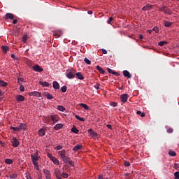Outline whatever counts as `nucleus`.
<instances>
[{
  "label": "nucleus",
  "instance_id": "nucleus-1",
  "mask_svg": "<svg viewBox=\"0 0 179 179\" xmlns=\"http://www.w3.org/2000/svg\"><path fill=\"white\" fill-rule=\"evenodd\" d=\"M76 70L72 69L66 73V76L68 78V79H73V78L76 76Z\"/></svg>",
  "mask_w": 179,
  "mask_h": 179
},
{
  "label": "nucleus",
  "instance_id": "nucleus-2",
  "mask_svg": "<svg viewBox=\"0 0 179 179\" xmlns=\"http://www.w3.org/2000/svg\"><path fill=\"white\" fill-rule=\"evenodd\" d=\"M11 143L13 148H17V146H19L20 145L19 141H17V138H16V137H13Z\"/></svg>",
  "mask_w": 179,
  "mask_h": 179
},
{
  "label": "nucleus",
  "instance_id": "nucleus-3",
  "mask_svg": "<svg viewBox=\"0 0 179 179\" xmlns=\"http://www.w3.org/2000/svg\"><path fill=\"white\" fill-rule=\"evenodd\" d=\"M43 174L46 179H51V172L48 169H43Z\"/></svg>",
  "mask_w": 179,
  "mask_h": 179
},
{
  "label": "nucleus",
  "instance_id": "nucleus-4",
  "mask_svg": "<svg viewBox=\"0 0 179 179\" xmlns=\"http://www.w3.org/2000/svg\"><path fill=\"white\" fill-rule=\"evenodd\" d=\"M28 95L33 96L34 97H41V94L37 91L29 92Z\"/></svg>",
  "mask_w": 179,
  "mask_h": 179
},
{
  "label": "nucleus",
  "instance_id": "nucleus-5",
  "mask_svg": "<svg viewBox=\"0 0 179 179\" xmlns=\"http://www.w3.org/2000/svg\"><path fill=\"white\" fill-rule=\"evenodd\" d=\"M33 69L35 71V72H43V71H44V69H43V68L38 64L34 66Z\"/></svg>",
  "mask_w": 179,
  "mask_h": 179
},
{
  "label": "nucleus",
  "instance_id": "nucleus-6",
  "mask_svg": "<svg viewBox=\"0 0 179 179\" xmlns=\"http://www.w3.org/2000/svg\"><path fill=\"white\" fill-rule=\"evenodd\" d=\"M50 118H51L53 124H57V122H58V121H59V117H58V115H51Z\"/></svg>",
  "mask_w": 179,
  "mask_h": 179
},
{
  "label": "nucleus",
  "instance_id": "nucleus-7",
  "mask_svg": "<svg viewBox=\"0 0 179 179\" xmlns=\"http://www.w3.org/2000/svg\"><path fill=\"white\" fill-rule=\"evenodd\" d=\"M121 101L122 103H127L128 101V94L121 95Z\"/></svg>",
  "mask_w": 179,
  "mask_h": 179
},
{
  "label": "nucleus",
  "instance_id": "nucleus-8",
  "mask_svg": "<svg viewBox=\"0 0 179 179\" xmlns=\"http://www.w3.org/2000/svg\"><path fill=\"white\" fill-rule=\"evenodd\" d=\"M153 8V5L148 3L146 6L142 8V10H150Z\"/></svg>",
  "mask_w": 179,
  "mask_h": 179
},
{
  "label": "nucleus",
  "instance_id": "nucleus-9",
  "mask_svg": "<svg viewBox=\"0 0 179 179\" xmlns=\"http://www.w3.org/2000/svg\"><path fill=\"white\" fill-rule=\"evenodd\" d=\"M106 71L108 72V73H112V75H115V76H120V74L117 72L114 71L110 68H107Z\"/></svg>",
  "mask_w": 179,
  "mask_h": 179
},
{
  "label": "nucleus",
  "instance_id": "nucleus-10",
  "mask_svg": "<svg viewBox=\"0 0 179 179\" xmlns=\"http://www.w3.org/2000/svg\"><path fill=\"white\" fill-rule=\"evenodd\" d=\"M76 76L77 79H80V80H83V79H85V77L80 72L76 73Z\"/></svg>",
  "mask_w": 179,
  "mask_h": 179
},
{
  "label": "nucleus",
  "instance_id": "nucleus-11",
  "mask_svg": "<svg viewBox=\"0 0 179 179\" xmlns=\"http://www.w3.org/2000/svg\"><path fill=\"white\" fill-rule=\"evenodd\" d=\"M123 75L125 78H128V79H131V73H129V71H127V70H124L123 71Z\"/></svg>",
  "mask_w": 179,
  "mask_h": 179
},
{
  "label": "nucleus",
  "instance_id": "nucleus-12",
  "mask_svg": "<svg viewBox=\"0 0 179 179\" xmlns=\"http://www.w3.org/2000/svg\"><path fill=\"white\" fill-rule=\"evenodd\" d=\"M43 96H45V97H47L48 100H52V99H54V96L47 92H43Z\"/></svg>",
  "mask_w": 179,
  "mask_h": 179
},
{
  "label": "nucleus",
  "instance_id": "nucleus-13",
  "mask_svg": "<svg viewBox=\"0 0 179 179\" xmlns=\"http://www.w3.org/2000/svg\"><path fill=\"white\" fill-rule=\"evenodd\" d=\"M15 16H13V14L12 13H6L5 15V19L8 20V19H10L11 20H13Z\"/></svg>",
  "mask_w": 179,
  "mask_h": 179
},
{
  "label": "nucleus",
  "instance_id": "nucleus-14",
  "mask_svg": "<svg viewBox=\"0 0 179 179\" xmlns=\"http://www.w3.org/2000/svg\"><path fill=\"white\" fill-rule=\"evenodd\" d=\"M31 158L32 163H37V162L40 160V157H34V155H31Z\"/></svg>",
  "mask_w": 179,
  "mask_h": 179
},
{
  "label": "nucleus",
  "instance_id": "nucleus-15",
  "mask_svg": "<svg viewBox=\"0 0 179 179\" xmlns=\"http://www.w3.org/2000/svg\"><path fill=\"white\" fill-rule=\"evenodd\" d=\"M38 134L39 136H44L45 135V129L43 128L39 129Z\"/></svg>",
  "mask_w": 179,
  "mask_h": 179
},
{
  "label": "nucleus",
  "instance_id": "nucleus-16",
  "mask_svg": "<svg viewBox=\"0 0 179 179\" xmlns=\"http://www.w3.org/2000/svg\"><path fill=\"white\" fill-rule=\"evenodd\" d=\"M39 85H41L43 87H50V83H48L46 81H45V82L40 81L39 82Z\"/></svg>",
  "mask_w": 179,
  "mask_h": 179
},
{
  "label": "nucleus",
  "instance_id": "nucleus-17",
  "mask_svg": "<svg viewBox=\"0 0 179 179\" xmlns=\"http://www.w3.org/2000/svg\"><path fill=\"white\" fill-rule=\"evenodd\" d=\"M63 127H64L63 124H57L54 127V129H55V131H58V130L61 129Z\"/></svg>",
  "mask_w": 179,
  "mask_h": 179
},
{
  "label": "nucleus",
  "instance_id": "nucleus-18",
  "mask_svg": "<svg viewBox=\"0 0 179 179\" xmlns=\"http://www.w3.org/2000/svg\"><path fill=\"white\" fill-rule=\"evenodd\" d=\"M15 99L17 101H24V97L22 95H17Z\"/></svg>",
  "mask_w": 179,
  "mask_h": 179
},
{
  "label": "nucleus",
  "instance_id": "nucleus-19",
  "mask_svg": "<svg viewBox=\"0 0 179 179\" xmlns=\"http://www.w3.org/2000/svg\"><path fill=\"white\" fill-rule=\"evenodd\" d=\"M96 71H99V72L102 73V75H104V73H106V71H104V69L100 67V66H96Z\"/></svg>",
  "mask_w": 179,
  "mask_h": 179
},
{
  "label": "nucleus",
  "instance_id": "nucleus-20",
  "mask_svg": "<svg viewBox=\"0 0 179 179\" xmlns=\"http://www.w3.org/2000/svg\"><path fill=\"white\" fill-rule=\"evenodd\" d=\"M18 128L20 129H20H23L24 131V129H26V128H27V125H26V124H24V123H21L19 125Z\"/></svg>",
  "mask_w": 179,
  "mask_h": 179
},
{
  "label": "nucleus",
  "instance_id": "nucleus-21",
  "mask_svg": "<svg viewBox=\"0 0 179 179\" xmlns=\"http://www.w3.org/2000/svg\"><path fill=\"white\" fill-rule=\"evenodd\" d=\"M1 50H3V52H4L5 54H6V52H8V51H9V47L6 46V45H3L1 47Z\"/></svg>",
  "mask_w": 179,
  "mask_h": 179
},
{
  "label": "nucleus",
  "instance_id": "nucleus-22",
  "mask_svg": "<svg viewBox=\"0 0 179 179\" xmlns=\"http://www.w3.org/2000/svg\"><path fill=\"white\" fill-rule=\"evenodd\" d=\"M87 132H89L92 136H97V133L93 131V129H89Z\"/></svg>",
  "mask_w": 179,
  "mask_h": 179
},
{
  "label": "nucleus",
  "instance_id": "nucleus-23",
  "mask_svg": "<svg viewBox=\"0 0 179 179\" xmlns=\"http://www.w3.org/2000/svg\"><path fill=\"white\" fill-rule=\"evenodd\" d=\"M80 149H82V145L78 144L73 148V152H76L78 150H80Z\"/></svg>",
  "mask_w": 179,
  "mask_h": 179
},
{
  "label": "nucleus",
  "instance_id": "nucleus-24",
  "mask_svg": "<svg viewBox=\"0 0 179 179\" xmlns=\"http://www.w3.org/2000/svg\"><path fill=\"white\" fill-rule=\"evenodd\" d=\"M53 88L55 89L56 90L59 89V84L57 81L53 82Z\"/></svg>",
  "mask_w": 179,
  "mask_h": 179
},
{
  "label": "nucleus",
  "instance_id": "nucleus-25",
  "mask_svg": "<svg viewBox=\"0 0 179 179\" xmlns=\"http://www.w3.org/2000/svg\"><path fill=\"white\" fill-rule=\"evenodd\" d=\"M169 156H171L172 157L177 156V153H176V152H174L173 150H169Z\"/></svg>",
  "mask_w": 179,
  "mask_h": 179
},
{
  "label": "nucleus",
  "instance_id": "nucleus-26",
  "mask_svg": "<svg viewBox=\"0 0 179 179\" xmlns=\"http://www.w3.org/2000/svg\"><path fill=\"white\" fill-rule=\"evenodd\" d=\"M0 86H2L3 87H6L8 86V83L0 80Z\"/></svg>",
  "mask_w": 179,
  "mask_h": 179
},
{
  "label": "nucleus",
  "instance_id": "nucleus-27",
  "mask_svg": "<svg viewBox=\"0 0 179 179\" xmlns=\"http://www.w3.org/2000/svg\"><path fill=\"white\" fill-rule=\"evenodd\" d=\"M71 132H73V134H79V129L73 126V128H71Z\"/></svg>",
  "mask_w": 179,
  "mask_h": 179
},
{
  "label": "nucleus",
  "instance_id": "nucleus-28",
  "mask_svg": "<svg viewBox=\"0 0 179 179\" xmlns=\"http://www.w3.org/2000/svg\"><path fill=\"white\" fill-rule=\"evenodd\" d=\"M80 107H83V108H85V110H90V107H89L85 103H80Z\"/></svg>",
  "mask_w": 179,
  "mask_h": 179
},
{
  "label": "nucleus",
  "instance_id": "nucleus-29",
  "mask_svg": "<svg viewBox=\"0 0 179 179\" xmlns=\"http://www.w3.org/2000/svg\"><path fill=\"white\" fill-rule=\"evenodd\" d=\"M52 162H53L54 164H56L57 166L59 165V161L54 157L52 159Z\"/></svg>",
  "mask_w": 179,
  "mask_h": 179
},
{
  "label": "nucleus",
  "instance_id": "nucleus-30",
  "mask_svg": "<svg viewBox=\"0 0 179 179\" xmlns=\"http://www.w3.org/2000/svg\"><path fill=\"white\" fill-rule=\"evenodd\" d=\"M53 36H55L56 37H61V36H62V32L55 31V32H53Z\"/></svg>",
  "mask_w": 179,
  "mask_h": 179
},
{
  "label": "nucleus",
  "instance_id": "nucleus-31",
  "mask_svg": "<svg viewBox=\"0 0 179 179\" xmlns=\"http://www.w3.org/2000/svg\"><path fill=\"white\" fill-rule=\"evenodd\" d=\"M5 163L6 164H12L13 163V159H5Z\"/></svg>",
  "mask_w": 179,
  "mask_h": 179
},
{
  "label": "nucleus",
  "instance_id": "nucleus-32",
  "mask_svg": "<svg viewBox=\"0 0 179 179\" xmlns=\"http://www.w3.org/2000/svg\"><path fill=\"white\" fill-rule=\"evenodd\" d=\"M62 160L64 162V163H68L69 162V158L66 157V155H64V157H62Z\"/></svg>",
  "mask_w": 179,
  "mask_h": 179
},
{
  "label": "nucleus",
  "instance_id": "nucleus-33",
  "mask_svg": "<svg viewBox=\"0 0 179 179\" xmlns=\"http://www.w3.org/2000/svg\"><path fill=\"white\" fill-rule=\"evenodd\" d=\"M33 164H34L35 170H36L37 171H39L40 168L38 167V163L33 162Z\"/></svg>",
  "mask_w": 179,
  "mask_h": 179
},
{
  "label": "nucleus",
  "instance_id": "nucleus-34",
  "mask_svg": "<svg viewBox=\"0 0 179 179\" xmlns=\"http://www.w3.org/2000/svg\"><path fill=\"white\" fill-rule=\"evenodd\" d=\"M57 110H59V111H62V113H64V110H65V107L59 105L57 106Z\"/></svg>",
  "mask_w": 179,
  "mask_h": 179
},
{
  "label": "nucleus",
  "instance_id": "nucleus-35",
  "mask_svg": "<svg viewBox=\"0 0 179 179\" xmlns=\"http://www.w3.org/2000/svg\"><path fill=\"white\" fill-rule=\"evenodd\" d=\"M164 13H167L168 15H171L173 13L171 12V10H170L169 8L166 7L165 10L164 11Z\"/></svg>",
  "mask_w": 179,
  "mask_h": 179
},
{
  "label": "nucleus",
  "instance_id": "nucleus-36",
  "mask_svg": "<svg viewBox=\"0 0 179 179\" xmlns=\"http://www.w3.org/2000/svg\"><path fill=\"white\" fill-rule=\"evenodd\" d=\"M171 24H173V22H167V21L164 22L165 27H170L171 26Z\"/></svg>",
  "mask_w": 179,
  "mask_h": 179
},
{
  "label": "nucleus",
  "instance_id": "nucleus-37",
  "mask_svg": "<svg viewBox=\"0 0 179 179\" xmlns=\"http://www.w3.org/2000/svg\"><path fill=\"white\" fill-rule=\"evenodd\" d=\"M75 117L76 118V120H78V121H85V118L84 117H80V116L76 115Z\"/></svg>",
  "mask_w": 179,
  "mask_h": 179
},
{
  "label": "nucleus",
  "instance_id": "nucleus-38",
  "mask_svg": "<svg viewBox=\"0 0 179 179\" xmlns=\"http://www.w3.org/2000/svg\"><path fill=\"white\" fill-rule=\"evenodd\" d=\"M136 114H138V115H141V117H145L146 114L145 113H142L140 110H138L136 112Z\"/></svg>",
  "mask_w": 179,
  "mask_h": 179
},
{
  "label": "nucleus",
  "instance_id": "nucleus-39",
  "mask_svg": "<svg viewBox=\"0 0 179 179\" xmlns=\"http://www.w3.org/2000/svg\"><path fill=\"white\" fill-rule=\"evenodd\" d=\"M55 174L56 177H58V176H59V174H61V171H59V169H56L55 171Z\"/></svg>",
  "mask_w": 179,
  "mask_h": 179
},
{
  "label": "nucleus",
  "instance_id": "nucleus-40",
  "mask_svg": "<svg viewBox=\"0 0 179 179\" xmlns=\"http://www.w3.org/2000/svg\"><path fill=\"white\" fill-rule=\"evenodd\" d=\"M84 62H85V64H87V65H91L92 62L90 60H89V59H87V57H85L84 59Z\"/></svg>",
  "mask_w": 179,
  "mask_h": 179
},
{
  "label": "nucleus",
  "instance_id": "nucleus-41",
  "mask_svg": "<svg viewBox=\"0 0 179 179\" xmlns=\"http://www.w3.org/2000/svg\"><path fill=\"white\" fill-rule=\"evenodd\" d=\"M10 129H13V131H14L15 132H19V131H20V129L19 127H11Z\"/></svg>",
  "mask_w": 179,
  "mask_h": 179
},
{
  "label": "nucleus",
  "instance_id": "nucleus-42",
  "mask_svg": "<svg viewBox=\"0 0 179 179\" xmlns=\"http://www.w3.org/2000/svg\"><path fill=\"white\" fill-rule=\"evenodd\" d=\"M59 153L60 154V157H64V156H65V150L59 151Z\"/></svg>",
  "mask_w": 179,
  "mask_h": 179
},
{
  "label": "nucleus",
  "instance_id": "nucleus-43",
  "mask_svg": "<svg viewBox=\"0 0 179 179\" xmlns=\"http://www.w3.org/2000/svg\"><path fill=\"white\" fill-rule=\"evenodd\" d=\"M22 41L26 44L27 43V35H24L22 37Z\"/></svg>",
  "mask_w": 179,
  "mask_h": 179
},
{
  "label": "nucleus",
  "instance_id": "nucleus-44",
  "mask_svg": "<svg viewBox=\"0 0 179 179\" xmlns=\"http://www.w3.org/2000/svg\"><path fill=\"white\" fill-rule=\"evenodd\" d=\"M174 179H179V171L174 173Z\"/></svg>",
  "mask_w": 179,
  "mask_h": 179
},
{
  "label": "nucleus",
  "instance_id": "nucleus-45",
  "mask_svg": "<svg viewBox=\"0 0 179 179\" xmlns=\"http://www.w3.org/2000/svg\"><path fill=\"white\" fill-rule=\"evenodd\" d=\"M113 20H114V18H113V17H110L107 20L108 24H111V22H113Z\"/></svg>",
  "mask_w": 179,
  "mask_h": 179
},
{
  "label": "nucleus",
  "instance_id": "nucleus-46",
  "mask_svg": "<svg viewBox=\"0 0 179 179\" xmlns=\"http://www.w3.org/2000/svg\"><path fill=\"white\" fill-rule=\"evenodd\" d=\"M61 176H62V177L63 178H68V177H69V176L68 175V173H62L61 174Z\"/></svg>",
  "mask_w": 179,
  "mask_h": 179
},
{
  "label": "nucleus",
  "instance_id": "nucleus-47",
  "mask_svg": "<svg viewBox=\"0 0 179 179\" xmlns=\"http://www.w3.org/2000/svg\"><path fill=\"white\" fill-rule=\"evenodd\" d=\"M20 92H24V86H23L22 84H20Z\"/></svg>",
  "mask_w": 179,
  "mask_h": 179
},
{
  "label": "nucleus",
  "instance_id": "nucleus-48",
  "mask_svg": "<svg viewBox=\"0 0 179 179\" xmlns=\"http://www.w3.org/2000/svg\"><path fill=\"white\" fill-rule=\"evenodd\" d=\"M61 90L63 93H66V90H67V87L66 86H63L62 88H61Z\"/></svg>",
  "mask_w": 179,
  "mask_h": 179
},
{
  "label": "nucleus",
  "instance_id": "nucleus-49",
  "mask_svg": "<svg viewBox=\"0 0 179 179\" xmlns=\"http://www.w3.org/2000/svg\"><path fill=\"white\" fill-rule=\"evenodd\" d=\"M164 44H167V42L166 41H161L158 43V45H159L160 47H163V45H164Z\"/></svg>",
  "mask_w": 179,
  "mask_h": 179
},
{
  "label": "nucleus",
  "instance_id": "nucleus-50",
  "mask_svg": "<svg viewBox=\"0 0 179 179\" xmlns=\"http://www.w3.org/2000/svg\"><path fill=\"white\" fill-rule=\"evenodd\" d=\"M110 105L112 106V107H117V106H118V103H117V102H111L110 103Z\"/></svg>",
  "mask_w": 179,
  "mask_h": 179
},
{
  "label": "nucleus",
  "instance_id": "nucleus-51",
  "mask_svg": "<svg viewBox=\"0 0 179 179\" xmlns=\"http://www.w3.org/2000/svg\"><path fill=\"white\" fill-rule=\"evenodd\" d=\"M24 79L22 78H19L17 79V83H19L20 85H22V82H23Z\"/></svg>",
  "mask_w": 179,
  "mask_h": 179
},
{
  "label": "nucleus",
  "instance_id": "nucleus-52",
  "mask_svg": "<svg viewBox=\"0 0 179 179\" xmlns=\"http://www.w3.org/2000/svg\"><path fill=\"white\" fill-rule=\"evenodd\" d=\"M70 166H71V167H73L75 166V164L73 163V162L71 161L69 159V162H68Z\"/></svg>",
  "mask_w": 179,
  "mask_h": 179
},
{
  "label": "nucleus",
  "instance_id": "nucleus-53",
  "mask_svg": "<svg viewBox=\"0 0 179 179\" xmlns=\"http://www.w3.org/2000/svg\"><path fill=\"white\" fill-rule=\"evenodd\" d=\"M152 30L153 31H155V33H159V27H154Z\"/></svg>",
  "mask_w": 179,
  "mask_h": 179
},
{
  "label": "nucleus",
  "instance_id": "nucleus-54",
  "mask_svg": "<svg viewBox=\"0 0 179 179\" xmlns=\"http://www.w3.org/2000/svg\"><path fill=\"white\" fill-rule=\"evenodd\" d=\"M166 131L168 132V134H173V129L169 128V129H168L166 130Z\"/></svg>",
  "mask_w": 179,
  "mask_h": 179
},
{
  "label": "nucleus",
  "instance_id": "nucleus-55",
  "mask_svg": "<svg viewBox=\"0 0 179 179\" xmlns=\"http://www.w3.org/2000/svg\"><path fill=\"white\" fill-rule=\"evenodd\" d=\"M124 166H125L126 167H129V166H131V163H129V162L125 161V162H124Z\"/></svg>",
  "mask_w": 179,
  "mask_h": 179
},
{
  "label": "nucleus",
  "instance_id": "nucleus-56",
  "mask_svg": "<svg viewBox=\"0 0 179 179\" xmlns=\"http://www.w3.org/2000/svg\"><path fill=\"white\" fill-rule=\"evenodd\" d=\"M56 150H61L62 149V145H57L55 148Z\"/></svg>",
  "mask_w": 179,
  "mask_h": 179
},
{
  "label": "nucleus",
  "instance_id": "nucleus-57",
  "mask_svg": "<svg viewBox=\"0 0 179 179\" xmlns=\"http://www.w3.org/2000/svg\"><path fill=\"white\" fill-rule=\"evenodd\" d=\"M166 6H162V7H161L160 8H159V10L161 11V12H164V10H166Z\"/></svg>",
  "mask_w": 179,
  "mask_h": 179
},
{
  "label": "nucleus",
  "instance_id": "nucleus-58",
  "mask_svg": "<svg viewBox=\"0 0 179 179\" xmlns=\"http://www.w3.org/2000/svg\"><path fill=\"white\" fill-rule=\"evenodd\" d=\"M48 157H49V159L52 160L54 157H52V155H51L50 153H48Z\"/></svg>",
  "mask_w": 179,
  "mask_h": 179
},
{
  "label": "nucleus",
  "instance_id": "nucleus-59",
  "mask_svg": "<svg viewBox=\"0 0 179 179\" xmlns=\"http://www.w3.org/2000/svg\"><path fill=\"white\" fill-rule=\"evenodd\" d=\"M16 177H17V174H12L11 176H10V178H16Z\"/></svg>",
  "mask_w": 179,
  "mask_h": 179
},
{
  "label": "nucleus",
  "instance_id": "nucleus-60",
  "mask_svg": "<svg viewBox=\"0 0 179 179\" xmlns=\"http://www.w3.org/2000/svg\"><path fill=\"white\" fill-rule=\"evenodd\" d=\"M33 156L36 157H38V151L36 150V152L34 153V155H33Z\"/></svg>",
  "mask_w": 179,
  "mask_h": 179
},
{
  "label": "nucleus",
  "instance_id": "nucleus-61",
  "mask_svg": "<svg viewBox=\"0 0 179 179\" xmlns=\"http://www.w3.org/2000/svg\"><path fill=\"white\" fill-rule=\"evenodd\" d=\"M94 87L96 89V90H99V89H100V84H97L96 85H94Z\"/></svg>",
  "mask_w": 179,
  "mask_h": 179
},
{
  "label": "nucleus",
  "instance_id": "nucleus-62",
  "mask_svg": "<svg viewBox=\"0 0 179 179\" xmlns=\"http://www.w3.org/2000/svg\"><path fill=\"white\" fill-rule=\"evenodd\" d=\"M106 127L107 128H108V129H113V127L111 126V124H107Z\"/></svg>",
  "mask_w": 179,
  "mask_h": 179
},
{
  "label": "nucleus",
  "instance_id": "nucleus-63",
  "mask_svg": "<svg viewBox=\"0 0 179 179\" xmlns=\"http://www.w3.org/2000/svg\"><path fill=\"white\" fill-rule=\"evenodd\" d=\"M101 51L103 54H107V50L106 49H102Z\"/></svg>",
  "mask_w": 179,
  "mask_h": 179
},
{
  "label": "nucleus",
  "instance_id": "nucleus-64",
  "mask_svg": "<svg viewBox=\"0 0 179 179\" xmlns=\"http://www.w3.org/2000/svg\"><path fill=\"white\" fill-rule=\"evenodd\" d=\"M27 179H31V176L29 174H27Z\"/></svg>",
  "mask_w": 179,
  "mask_h": 179
}]
</instances>
